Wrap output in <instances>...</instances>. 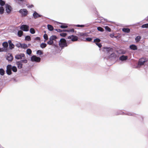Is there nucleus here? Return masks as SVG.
<instances>
[{
    "instance_id": "1",
    "label": "nucleus",
    "mask_w": 148,
    "mask_h": 148,
    "mask_svg": "<svg viewBox=\"0 0 148 148\" xmlns=\"http://www.w3.org/2000/svg\"><path fill=\"white\" fill-rule=\"evenodd\" d=\"M68 44L66 40L64 38H61L59 42V45L61 49H62L65 47L68 46Z\"/></svg>"
},
{
    "instance_id": "2",
    "label": "nucleus",
    "mask_w": 148,
    "mask_h": 148,
    "mask_svg": "<svg viewBox=\"0 0 148 148\" xmlns=\"http://www.w3.org/2000/svg\"><path fill=\"white\" fill-rule=\"evenodd\" d=\"M124 114L135 116L138 118L139 119H140V120L141 121H143V118L142 116L140 115H136L131 112H129L125 113Z\"/></svg>"
},
{
    "instance_id": "3",
    "label": "nucleus",
    "mask_w": 148,
    "mask_h": 148,
    "mask_svg": "<svg viewBox=\"0 0 148 148\" xmlns=\"http://www.w3.org/2000/svg\"><path fill=\"white\" fill-rule=\"evenodd\" d=\"M40 58L37 57L36 56L33 55L31 57V60L32 62H40Z\"/></svg>"
},
{
    "instance_id": "4",
    "label": "nucleus",
    "mask_w": 148,
    "mask_h": 148,
    "mask_svg": "<svg viewBox=\"0 0 148 148\" xmlns=\"http://www.w3.org/2000/svg\"><path fill=\"white\" fill-rule=\"evenodd\" d=\"M116 56L115 53H113L110 54V55L108 56L107 58H104V59H106L107 60L110 59V60H112L115 59L116 58Z\"/></svg>"
},
{
    "instance_id": "5",
    "label": "nucleus",
    "mask_w": 148,
    "mask_h": 148,
    "mask_svg": "<svg viewBox=\"0 0 148 148\" xmlns=\"http://www.w3.org/2000/svg\"><path fill=\"white\" fill-rule=\"evenodd\" d=\"M145 62L146 60L144 58H141L138 61L137 67H140L141 66L143 65Z\"/></svg>"
},
{
    "instance_id": "6",
    "label": "nucleus",
    "mask_w": 148,
    "mask_h": 148,
    "mask_svg": "<svg viewBox=\"0 0 148 148\" xmlns=\"http://www.w3.org/2000/svg\"><path fill=\"white\" fill-rule=\"evenodd\" d=\"M19 13L21 14L22 16H26L28 14V11L25 9H22L19 11Z\"/></svg>"
},
{
    "instance_id": "7",
    "label": "nucleus",
    "mask_w": 148,
    "mask_h": 148,
    "mask_svg": "<svg viewBox=\"0 0 148 148\" xmlns=\"http://www.w3.org/2000/svg\"><path fill=\"white\" fill-rule=\"evenodd\" d=\"M25 57V55L23 53H20L16 54L15 58L16 60H21L23 58Z\"/></svg>"
},
{
    "instance_id": "8",
    "label": "nucleus",
    "mask_w": 148,
    "mask_h": 148,
    "mask_svg": "<svg viewBox=\"0 0 148 148\" xmlns=\"http://www.w3.org/2000/svg\"><path fill=\"white\" fill-rule=\"evenodd\" d=\"M6 58L8 62H11L13 59V57L12 54L8 53L6 56Z\"/></svg>"
},
{
    "instance_id": "9",
    "label": "nucleus",
    "mask_w": 148,
    "mask_h": 148,
    "mask_svg": "<svg viewBox=\"0 0 148 148\" xmlns=\"http://www.w3.org/2000/svg\"><path fill=\"white\" fill-rule=\"evenodd\" d=\"M20 29L24 31L27 32L29 31V27L27 25H23L21 26Z\"/></svg>"
},
{
    "instance_id": "10",
    "label": "nucleus",
    "mask_w": 148,
    "mask_h": 148,
    "mask_svg": "<svg viewBox=\"0 0 148 148\" xmlns=\"http://www.w3.org/2000/svg\"><path fill=\"white\" fill-rule=\"evenodd\" d=\"M67 38L68 39H71V41L73 42L76 41L78 40L77 37L73 35L68 36Z\"/></svg>"
},
{
    "instance_id": "11",
    "label": "nucleus",
    "mask_w": 148,
    "mask_h": 148,
    "mask_svg": "<svg viewBox=\"0 0 148 148\" xmlns=\"http://www.w3.org/2000/svg\"><path fill=\"white\" fill-rule=\"evenodd\" d=\"M6 12L8 13H10L12 10V7L9 5L6 4Z\"/></svg>"
},
{
    "instance_id": "12",
    "label": "nucleus",
    "mask_w": 148,
    "mask_h": 148,
    "mask_svg": "<svg viewBox=\"0 0 148 148\" xmlns=\"http://www.w3.org/2000/svg\"><path fill=\"white\" fill-rule=\"evenodd\" d=\"M2 46L3 47L1 48H4V52H7L8 51V42H4L2 44Z\"/></svg>"
},
{
    "instance_id": "13",
    "label": "nucleus",
    "mask_w": 148,
    "mask_h": 148,
    "mask_svg": "<svg viewBox=\"0 0 148 148\" xmlns=\"http://www.w3.org/2000/svg\"><path fill=\"white\" fill-rule=\"evenodd\" d=\"M103 49H105L106 51L107 52V55H109V53L110 52H112L113 50V49L110 47H104Z\"/></svg>"
},
{
    "instance_id": "14",
    "label": "nucleus",
    "mask_w": 148,
    "mask_h": 148,
    "mask_svg": "<svg viewBox=\"0 0 148 148\" xmlns=\"http://www.w3.org/2000/svg\"><path fill=\"white\" fill-rule=\"evenodd\" d=\"M53 43L54 42L53 41L50 40H49L47 42V44L49 45H53L55 48H57L58 47V46L57 45L54 44Z\"/></svg>"
},
{
    "instance_id": "15",
    "label": "nucleus",
    "mask_w": 148,
    "mask_h": 148,
    "mask_svg": "<svg viewBox=\"0 0 148 148\" xmlns=\"http://www.w3.org/2000/svg\"><path fill=\"white\" fill-rule=\"evenodd\" d=\"M33 16L35 19H36L38 17H40L42 16V15L39 14L36 11H34L33 14Z\"/></svg>"
},
{
    "instance_id": "16",
    "label": "nucleus",
    "mask_w": 148,
    "mask_h": 148,
    "mask_svg": "<svg viewBox=\"0 0 148 148\" xmlns=\"http://www.w3.org/2000/svg\"><path fill=\"white\" fill-rule=\"evenodd\" d=\"M128 58V56H125L123 55L121 56L119 58V60L122 61H125L127 60Z\"/></svg>"
},
{
    "instance_id": "17",
    "label": "nucleus",
    "mask_w": 148,
    "mask_h": 148,
    "mask_svg": "<svg viewBox=\"0 0 148 148\" xmlns=\"http://www.w3.org/2000/svg\"><path fill=\"white\" fill-rule=\"evenodd\" d=\"M130 49L134 50H136L137 49V46L133 44L130 45Z\"/></svg>"
},
{
    "instance_id": "18",
    "label": "nucleus",
    "mask_w": 148,
    "mask_h": 148,
    "mask_svg": "<svg viewBox=\"0 0 148 148\" xmlns=\"http://www.w3.org/2000/svg\"><path fill=\"white\" fill-rule=\"evenodd\" d=\"M16 65H17L18 68V69H21L23 67V64L21 63L19 61L16 62Z\"/></svg>"
},
{
    "instance_id": "19",
    "label": "nucleus",
    "mask_w": 148,
    "mask_h": 148,
    "mask_svg": "<svg viewBox=\"0 0 148 148\" xmlns=\"http://www.w3.org/2000/svg\"><path fill=\"white\" fill-rule=\"evenodd\" d=\"M58 23L59 24H62L60 26V27L62 29H65L68 27L67 26L65 25V24L62 23L58 22Z\"/></svg>"
},
{
    "instance_id": "20",
    "label": "nucleus",
    "mask_w": 148,
    "mask_h": 148,
    "mask_svg": "<svg viewBox=\"0 0 148 148\" xmlns=\"http://www.w3.org/2000/svg\"><path fill=\"white\" fill-rule=\"evenodd\" d=\"M78 36H83V37H86L88 36L87 34L86 33H79L77 35Z\"/></svg>"
},
{
    "instance_id": "21",
    "label": "nucleus",
    "mask_w": 148,
    "mask_h": 148,
    "mask_svg": "<svg viewBox=\"0 0 148 148\" xmlns=\"http://www.w3.org/2000/svg\"><path fill=\"white\" fill-rule=\"evenodd\" d=\"M122 30L123 32L127 33H129L130 32V29L127 28H124L122 29Z\"/></svg>"
},
{
    "instance_id": "22",
    "label": "nucleus",
    "mask_w": 148,
    "mask_h": 148,
    "mask_svg": "<svg viewBox=\"0 0 148 148\" xmlns=\"http://www.w3.org/2000/svg\"><path fill=\"white\" fill-rule=\"evenodd\" d=\"M57 38L56 36L52 35L50 37L49 40L53 41L54 40H55Z\"/></svg>"
},
{
    "instance_id": "23",
    "label": "nucleus",
    "mask_w": 148,
    "mask_h": 148,
    "mask_svg": "<svg viewBox=\"0 0 148 148\" xmlns=\"http://www.w3.org/2000/svg\"><path fill=\"white\" fill-rule=\"evenodd\" d=\"M47 28L50 31H53V29L54 28L51 25L48 24L47 25Z\"/></svg>"
},
{
    "instance_id": "24",
    "label": "nucleus",
    "mask_w": 148,
    "mask_h": 148,
    "mask_svg": "<svg viewBox=\"0 0 148 148\" xmlns=\"http://www.w3.org/2000/svg\"><path fill=\"white\" fill-rule=\"evenodd\" d=\"M18 61L22 64L23 63L26 64L27 62V60L26 59H23Z\"/></svg>"
},
{
    "instance_id": "25",
    "label": "nucleus",
    "mask_w": 148,
    "mask_h": 148,
    "mask_svg": "<svg viewBox=\"0 0 148 148\" xmlns=\"http://www.w3.org/2000/svg\"><path fill=\"white\" fill-rule=\"evenodd\" d=\"M23 32L21 30H19L18 32V36L19 37H21L23 35Z\"/></svg>"
},
{
    "instance_id": "26",
    "label": "nucleus",
    "mask_w": 148,
    "mask_h": 148,
    "mask_svg": "<svg viewBox=\"0 0 148 148\" xmlns=\"http://www.w3.org/2000/svg\"><path fill=\"white\" fill-rule=\"evenodd\" d=\"M5 71L2 68L0 69V74L1 75H3L5 73Z\"/></svg>"
},
{
    "instance_id": "27",
    "label": "nucleus",
    "mask_w": 148,
    "mask_h": 148,
    "mask_svg": "<svg viewBox=\"0 0 148 148\" xmlns=\"http://www.w3.org/2000/svg\"><path fill=\"white\" fill-rule=\"evenodd\" d=\"M125 113L121 111H119L115 113V115H116L119 114H124Z\"/></svg>"
},
{
    "instance_id": "28",
    "label": "nucleus",
    "mask_w": 148,
    "mask_h": 148,
    "mask_svg": "<svg viewBox=\"0 0 148 148\" xmlns=\"http://www.w3.org/2000/svg\"><path fill=\"white\" fill-rule=\"evenodd\" d=\"M4 11V9L3 7H0V14H2L3 13Z\"/></svg>"
},
{
    "instance_id": "29",
    "label": "nucleus",
    "mask_w": 148,
    "mask_h": 148,
    "mask_svg": "<svg viewBox=\"0 0 148 148\" xmlns=\"http://www.w3.org/2000/svg\"><path fill=\"white\" fill-rule=\"evenodd\" d=\"M26 53L29 55H30L32 53V51L30 49H28L27 50Z\"/></svg>"
},
{
    "instance_id": "30",
    "label": "nucleus",
    "mask_w": 148,
    "mask_h": 148,
    "mask_svg": "<svg viewBox=\"0 0 148 148\" xmlns=\"http://www.w3.org/2000/svg\"><path fill=\"white\" fill-rule=\"evenodd\" d=\"M6 73L8 75H10L12 73V70L6 69Z\"/></svg>"
},
{
    "instance_id": "31",
    "label": "nucleus",
    "mask_w": 148,
    "mask_h": 148,
    "mask_svg": "<svg viewBox=\"0 0 148 148\" xmlns=\"http://www.w3.org/2000/svg\"><path fill=\"white\" fill-rule=\"evenodd\" d=\"M47 46L46 44L44 43H42L40 45V47L42 48H44Z\"/></svg>"
},
{
    "instance_id": "32",
    "label": "nucleus",
    "mask_w": 148,
    "mask_h": 148,
    "mask_svg": "<svg viewBox=\"0 0 148 148\" xmlns=\"http://www.w3.org/2000/svg\"><path fill=\"white\" fill-rule=\"evenodd\" d=\"M141 38L140 36H137L136 38L135 39L136 42H139Z\"/></svg>"
},
{
    "instance_id": "33",
    "label": "nucleus",
    "mask_w": 148,
    "mask_h": 148,
    "mask_svg": "<svg viewBox=\"0 0 148 148\" xmlns=\"http://www.w3.org/2000/svg\"><path fill=\"white\" fill-rule=\"evenodd\" d=\"M9 47L10 49H13L14 48V45L12 43L11 44H10V45H9Z\"/></svg>"
},
{
    "instance_id": "34",
    "label": "nucleus",
    "mask_w": 148,
    "mask_h": 148,
    "mask_svg": "<svg viewBox=\"0 0 148 148\" xmlns=\"http://www.w3.org/2000/svg\"><path fill=\"white\" fill-rule=\"evenodd\" d=\"M15 45L18 47H22V44L19 42H17L15 44Z\"/></svg>"
},
{
    "instance_id": "35",
    "label": "nucleus",
    "mask_w": 148,
    "mask_h": 148,
    "mask_svg": "<svg viewBox=\"0 0 148 148\" xmlns=\"http://www.w3.org/2000/svg\"><path fill=\"white\" fill-rule=\"evenodd\" d=\"M12 70L14 72H16L17 71V69L16 67L14 66H13Z\"/></svg>"
},
{
    "instance_id": "36",
    "label": "nucleus",
    "mask_w": 148,
    "mask_h": 148,
    "mask_svg": "<svg viewBox=\"0 0 148 148\" xmlns=\"http://www.w3.org/2000/svg\"><path fill=\"white\" fill-rule=\"evenodd\" d=\"M36 54L38 55H40L43 54V53L41 50H38L36 52Z\"/></svg>"
},
{
    "instance_id": "37",
    "label": "nucleus",
    "mask_w": 148,
    "mask_h": 148,
    "mask_svg": "<svg viewBox=\"0 0 148 148\" xmlns=\"http://www.w3.org/2000/svg\"><path fill=\"white\" fill-rule=\"evenodd\" d=\"M142 28H148V23L143 25L141 26Z\"/></svg>"
},
{
    "instance_id": "38",
    "label": "nucleus",
    "mask_w": 148,
    "mask_h": 148,
    "mask_svg": "<svg viewBox=\"0 0 148 148\" xmlns=\"http://www.w3.org/2000/svg\"><path fill=\"white\" fill-rule=\"evenodd\" d=\"M25 39L27 41H30L31 40V38L29 36H27L25 37Z\"/></svg>"
},
{
    "instance_id": "39",
    "label": "nucleus",
    "mask_w": 148,
    "mask_h": 148,
    "mask_svg": "<svg viewBox=\"0 0 148 148\" xmlns=\"http://www.w3.org/2000/svg\"><path fill=\"white\" fill-rule=\"evenodd\" d=\"M5 3V1L2 0H0V5L1 6H3Z\"/></svg>"
},
{
    "instance_id": "40",
    "label": "nucleus",
    "mask_w": 148,
    "mask_h": 148,
    "mask_svg": "<svg viewBox=\"0 0 148 148\" xmlns=\"http://www.w3.org/2000/svg\"><path fill=\"white\" fill-rule=\"evenodd\" d=\"M30 32L32 34H34L35 33V31L34 29L33 28H31L30 29Z\"/></svg>"
},
{
    "instance_id": "41",
    "label": "nucleus",
    "mask_w": 148,
    "mask_h": 148,
    "mask_svg": "<svg viewBox=\"0 0 148 148\" xmlns=\"http://www.w3.org/2000/svg\"><path fill=\"white\" fill-rule=\"evenodd\" d=\"M97 30L101 32H103L104 31V29L102 27H99L97 28Z\"/></svg>"
},
{
    "instance_id": "42",
    "label": "nucleus",
    "mask_w": 148,
    "mask_h": 148,
    "mask_svg": "<svg viewBox=\"0 0 148 148\" xmlns=\"http://www.w3.org/2000/svg\"><path fill=\"white\" fill-rule=\"evenodd\" d=\"M43 37L45 40H47L48 39V38L47 35L45 34L44 35Z\"/></svg>"
},
{
    "instance_id": "43",
    "label": "nucleus",
    "mask_w": 148,
    "mask_h": 148,
    "mask_svg": "<svg viewBox=\"0 0 148 148\" xmlns=\"http://www.w3.org/2000/svg\"><path fill=\"white\" fill-rule=\"evenodd\" d=\"M92 40V38L90 37H88L87 38H86L85 39V41H87L88 42H90Z\"/></svg>"
},
{
    "instance_id": "44",
    "label": "nucleus",
    "mask_w": 148,
    "mask_h": 148,
    "mask_svg": "<svg viewBox=\"0 0 148 148\" xmlns=\"http://www.w3.org/2000/svg\"><path fill=\"white\" fill-rule=\"evenodd\" d=\"M12 65L10 64L8 65L7 66V69H8L9 70H12Z\"/></svg>"
},
{
    "instance_id": "45",
    "label": "nucleus",
    "mask_w": 148,
    "mask_h": 148,
    "mask_svg": "<svg viewBox=\"0 0 148 148\" xmlns=\"http://www.w3.org/2000/svg\"><path fill=\"white\" fill-rule=\"evenodd\" d=\"M101 41V40L98 38H96L95 39H94V41L93 42H100Z\"/></svg>"
},
{
    "instance_id": "46",
    "label": "nucleus",
    "mask_w": 148,
    "mask_h": 148,
    "mask_svg": "<svg viewBox=\"0 0 148 148\" xmlns=\"http://www.w3.org/2000/svg\"><path fill=\"white\" fill-rule=\"evenodd\" d=\"M105 29L109 32H110L111 30L110 28L108 26L105 27Z\"/></svg>"
},
{
    "instance_id": "47",
    "label": "nucleus",
    "mask_w": 148,
    "mask_h": 148,
    "mask_svg": "<svg viewBox=\"0 0 148 148\" xmlns=\"http://www.w3.org/2000/svg\"><path fill=\"white\" fill-rule=\"evenodd\" d=\"M27 47V44H22V47H21L22 48H26Z\"/></svg>"
},
{
    "instance_id": "48",
    "label": "nucleus",
    "mask_w": 148,
    "mask_h": 148,
    "mask_svg": "<svg viewBox=\"0 0 148 148\" xmlns=\"http://www.w3.org/2000/svg\"><path fill=\"white\" fill-rule=\"evenodd\" d=\"M75 26L78 27H83L85 26V25H75Z\"/></svg>"
},
{
    "instance_id": "49",
    "label": "nucleus",
    "mask_w": 148,
    "mask_h": 148,
    "mask_svg": "<svg viewBox=\"0 0 148 148\" xmlns=\"http://www.w3.org/2000/svg\"><path fill=\"white\" fill-rule=\"evenodd\" d=\"M60 35L62 37H65L67 35V34L66 33H61L60 34Z\"/></svg>"
},
{
    "instance_id": "50",
    "label": "nucleus",
    "mask_w": 148,
    "mask_h": 148,
    "mask_svg": "<svg viewBox=\"0 0 148 148\" xmlns=\"http://www.w3.org/2000/svg\"><path fill=\"white\" fill-rule=\"evenodd\" d=\"M96 44L97 45L99 48H101L102 47L101 44L100 43H98L97 42H96Z\"/></svg>"
},
{
    "instance_id": "51",
    "label": "nucleus",
    "mask_w": 148,
    "mask_h": 148,
    "mask_svg": "<svg viewBox=\"0 0 148 148\" xmlns=\"http://www.w3.org/2000/svg\"><path fill=\"white\" fill-rule=\"evenodd\" d=\"M68 32H74V29L72 28L70 29H68Z\"/></svg>"
},
{
    "instance_id": "52",
    "label": "nucleus",
    "mask_w": 148,
    "mask_h": 148,
    "mask_svg": "<svg viewBox=\"0 0 148 148\" xmlns=\"http://www.w3.org/2000/svg\"><path fill=\"white\" fill-rule=\"evenodd\" d=\"M34 6V5H33L32 4V5H29V6H28V7L30 8H32Z\"/></svg>"
},
{
    "instance_id": "53",
    "label": "nucleus",
    "mask_w": 148,
    "mask_h": 148,
    "mask_svg": "<svg viewBox=\"0 0 148 148\" xmlns=\"http://www.w3.org/2000/svg\"><path fill=\"white\" fill-rule=\"evenodd\" d=\"M4 48H1L0 47V52H4Z\"/></svg>"
},
{
    "instance_id": "54",
    "label": "nucleus",
    "mask_w": 148,
    "mask_h": 148,
    "mask_svg": "<svg viewBox=\"0 0 148 148\" xmlns=\"http://www.w3.org/2000/svg\"><path fill=\"white\" fill-rule=\"evenodd\" d=\"M68 29H62V32H68Z\"/></svg>"
},
{
    "instance_id": "55",
    "label": "nucleus",
    "mask_w": 148,
    "mask_h": 148,
    "mask_svg": "<svg viewBox=\"0 0 148 148\" xmlns=\"http://www.w3.org/2000/svg\"><path fill=\"white\" fill-rule=\"evenodd\" d=\"M8 43L9 45H10V44H11L12 43V41L10 40H8Z\"/></svg>"
},
{
    "instance_id": "56",
    "label": "nucleus",
    "mask_w": 148,
    "mask_h": 148,
    "mask_svg": "<svg viewBox=\"0 0 148 148\" xmlns=\"http://www.w3.org/2000/svg\"><path fill=\"white\" fill-rule=\"evenodd\" d=\"M62 32V30L60 29H58V32Z\"/></svg>"
},
{
    "instance_id": "57",
    "label": "nucleus",
    "mask_w": 148,
    "mask_h": 148,
    "mask_svg": "<svg viewBox=\"0 0 148 148\" xmlns=\"http://www.w3.org/2000/svg\"><path fill=\"white\" fill-rule=\"evenodd\" d=\"M40 38L39 37H36L35 38L36 40H40Z\"/></svg>"
},
{
    "instance_id": "58",
    "label": "nucleus",
    "mask_w": 148,
    "mask_h": 148,
    "mask_svg": "<svg viewBox=\"0 0 148 148\" xmlns=\"http://www.w3.org/2000/svg\"><path fill=\"white\" fill-rule=\"evenodd\" d=\"M58 29H55V30L57 31V32H58Z\"/></svg>"
},
{
    "instance_id": "59",
    "label": "nucleus",
    "mask_w": 148,
    "mask_h": 148,
    "mask_svg": "<svg viewBox=\"0 0 148 148\" xmlns=\"http://www.w3.org/2000/svg\"><path fill=\"white\" fill-rule=\"evenodd\" d=\"M147 19L148 20V16L147 17Z\"/></svg>"
}]
</instances>
